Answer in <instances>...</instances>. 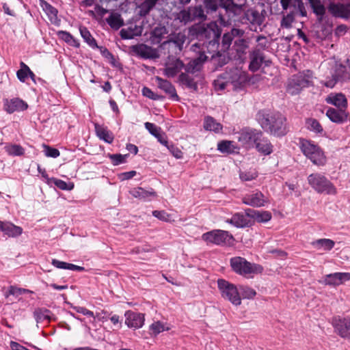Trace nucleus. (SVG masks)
Instances as JSON below:
<instances>
[{
    "label": "nucleus",
    "mask_w": 350,
    "mask_h": 350,
    "mask_svg": "<svg viewBox=\"0 0 350 350\" xmlns=\"http://www.w3.org/2000/svg\"><path fill=\"white\" fill-rule=\"evenodd\" d=\"M299 0H280V5L283 10H295Z\"/></svg>",
    "instance_id": "6e6d98bb"
},
{
    "label": "nucleus",
    "mask_w": 350,
    "mask_h": 350,
    "mask_svg": "<svg viewBox=\"0 0 350 350\" xmlns=\"http://www.w3.org/2000/svg\"><path fill=\"white\" fill-rule=\"evenodd\" d=\"M202 239L208 243L222 246H230L234 244V239L228 231L213 230L202 234Z\"/></svg>",
    "instance_id": "0eeeda50"
},
{
    "label": "nucleus",
    "mask_w": 350,
    "mask_h": 350,
    "mask_svg": "<svg viewBox=\"0 0 350 350\" xmlns=\"http://www.w3.org/2000/svg\"><path fill=\"white\" fill-rule=\"evenodd\" d=\"M291 12H295V15L299 14L300 16L305 17L307 16V12L306 10L304 4L301 0H299L298 3L296 5L295 10H291Z\"/></svg>",
    "instance_id": "0e129e2a"
},
{
    "label": "nucleus",
    "mask_w": 350,
    "mask_h": 350,
    "mask_svg": "<svg viewBox=\"0 0 350 350\" xmlns=\"http://www.w3.org/2000/svg\"><path fill=\"white\" fill-rule=\"evenodd\" d=\"M50 182L62 190H71L74 187L73 184L68 185L65 181L55 178H51Z\"/></svg>",
    "instance_id": "864d4df0"
},
{
    "label": "nucleus",
    "mask_w": 350,
    "mask_h": 350,
    "mask_svg": "<svg viewBox=\"0 0 350 350\" xmlns=\"http://www.w3.org/2000/svg\"><path fill=\"white\" fill-rule=\"evenodd\" d=\"M345 110V109H335L334 108H329L327 110L326 116L331 121L336 123H340L342 122L346 118Z\"/></svg>",
    "instance_id": "2f4dec72"
},
{
    "label": "nucleus",
    "mask_w": 350,
    "mask_h": 350,
    "mask_svg": "<svg viewBox=\"0 0 350 350\" xmlns=\"http://www.w3.org/2000/svg\"><path fill=\"white\" fill-rule=\"evenodd\" d=\"M43 10L48 15L51 23H55L57 21V10L56 8L45 2L43 6Z\"/></svg>",
    "instance_id": "09e8293b"
},
{
    "label": "nucleus",
    "mask_w": 350,
    "mask_h": 350,
    "mask_svg": "<svg viewBox=\"0 0 350 350\" xmlns=\"http://www.w3.org/2000/svg\"><path fill=\"white\" fill-rule=\"evenodd\" d=\"M258 176L256 171L252 172H241L239 177L243 181H250L255 179Z\"/></svg>",
    "instance_id": "bf43d9fd"
},
{
    "label": "nucleus",
    "mask_w": 350,
    "mask_h": 350,
    "mask_svg": "<svg viewBox=\"0 0 350 350\" xmlns=\"http://www.w3.org/2000/svg\"><path fill=\"white\" fill-rule=\"evenodd\" d=\"M242 201L244 204L251 206L261 207L265 206L267 198L260 191H256L245 194L243 197Z\"/></svg>",
    "instance_id": "2eb2a0df"
},
{
    "label": "nucleus",
    "mask_w": 350,
    "mask_h": 350,
    "mask_svg": "<svg viewBox=\"0 0 350 350\" xmlns=\"http://www.w3.org/2000/svg\"><path fill=\"white\" fill-rule=\"evenodd\" d=\"M310 8L316 14L317 21L320 23H329V18L325 15V8L320 0H308Z\"/></svg>",
    "instance_id": "a211bd4d"
},
{
    "label": "nucleus",
    "mask_w": 350,
    "mask_h": 350,
    "mask_svg": "<svg viewBox=\"0 0 350 350\" xmlns=\"http://www.w3.org/2000/svg\"><path fill=\"white\" fill-rule=\"evenodd\" d=\"M191 51L196 53L198 56L187 64L185 66V70L189 73H195L200 70L202 64L208 59V56L206 55V53L208 52L204 50V44L200 42L193 44L191 46Z\"/></svg>",
    "instance_id": "6e6552de"
},
{
    "label": "nucleus",
    "mask_w": 350,
    "mask_h": 350,
    "mask_svg": "<svg viewBox=\"0 0 350 350\" xmlns=\"http://www.w3.org/2000/svg\"><path fill=\"white\" fill-rule=\"evenodd\" d=\"M217 285L224 299L235 306H239L241 304V295L236 286L223 279L217 280Z\"/></svg>",
    "instance_id": "1a4fd4ad"
},
{
    "label": "nucleus",
    "mask_w": 350,
    "mask_h": 350,
    "mask_svg": "<svg viewBox=\"0 0 350 350\" xmlns=\"http://www.w3.org/2000/svg\"><path fill=\"white\" fill-rule=\"evenodd\" d=\"M325 101L340 109H345L347 107V98L342 93H331L327 96Z\"/></svg>",
    "instance_id": "5701e85b"
},
{
    "label": "nucleus",
    "mask_w": 350,
    "mask_h": 350,
    "mask_svg": "<svg viewBox=\"0 0 350 350\" xmlns=\"http://www.w3.org/2000/svg\"><path fill=\"white\" fill-rule=\"evenodd\" d=\"M256 45L252 51L263 53V51L267 49L269 46V42L267 37L264 36H258L256 38Z\"/></svg>",
    "instance_id": "a19ab883"
},
{
    "label": "nucleus",
    "mask_w": 350,
    "mask_h": 350,
    "mask_svg": "<svg viewBox=\"0 0 350 350\" xmlns=\"http://www.w3.org/2000/svg\"><path fill=\"white\" fill-rule=\"evenodd\" d=\"M329 11L336 17H350V3H330Z\"/></svg>",
    "instance_id": "aec40b11"
},
{
    "label": "nucleus",
    "mask_w": 350,
    "mask_h": 350,
    "mask_svg": "<svg viewBox=\"0 0 350 350\" xmlns=\"http://www.w3.org/2000/svg\"><path fill=\"white\" fill-rule=\"evenodd\" d=\"M34 317L37 323L43 322L45 320L49 321L51 320V312L50 310L44 308H38L33 312Z\"/></svg>",
    "instance_id": "37998d69"
},
{
    "label": "nucleus",
    "mask_w": 350,
    "mask_h": 350,
    "mask_svg": "<svg viewBox=\"0 0 350 350\" xmlns=\"http://www.w3.org/2000/svg\"><path fill=\"white\" fill-rule=\"evenodd\" d=\"M239 290L241 291L240 293L241 294L242 297L245 299H252L256 294L255 290L245 286H240Z\"/></svg>",
    "instance_id": "5fc2aeb1"
},
{
    "label": "nucleus",
    "mask_w": 350,
    "mask_h": 350,
    "mask_svg": "<svg viewBox=\"0 0 350 350\" xmlns=\"http://www.w3.org/2000/svg\"><path fill=\"white\" fill-rule=\"evenodd\" d=\"M51 264L58 269H68L72 271H82L85 270L83 267L75 265L74 264L68 263L66 262L60 261L57 259H53Z\"/></svg>",
    "instance_id": "4c0bfd02"
},
{
    "label": "nucleus",
    "mask_w": 350,
    "mask_h": 350,
    "mask_svg": "<svg viewBox=\"0 0 350 350\" xmlns=\"http://www.w3.org/2000/svg\"><path fill=\"white\" fill-rule=\"evenodd\" d=\"M5 150L6 152L11 156H21L24 154V148L17 144H9L5 146Z\"/></svg>",
    "instance_id": "de8ad7c7"
},
{
    "label": "nucleus",
    "mask_w": 350,
    "mask_h": 350,
    "mask_svg": "<svg viewBox=\"0 0 350 350\" xmlns=\"http://www.w3.org/2000/svg\"><path fill=\"white\" fill-rule=\"evenodd\" d=\"M234 44L237 46V51L242 53H245L249 47V41L244 38H239Z\"/></svg>",
    "instance_id": "4d7b16f0"
},
{
    "label": "nucleus",
    "mask_w": 350,
    "mask_h": 350,
    "mask_svg": "<svg viewBox=\"0 0 350 350\" xmlns=\"http://www.w3.org/2000/svg\"><path fill=\"white\" fill-rule=\"evenodd\" d=\"M108 25L113 29H118L124 25V20L121 15L117 12H113L106 18Z\"/></svg>",
    "instance_id": "e433bc0d"
},
{
    "label": "nucleus",
    "mask_w": 350,
    "mask_h": 350,
    "mask_svg": "<svg viewBox=\"0 0 350 350\" xmlns=\"http://www.w3.org/2000/svg\"><path fill=\"white\" fill-rule=\"evenodd\" d=\"M308 183L310 187L319 193L334 195L336 189L334 185L323 174L312 173L308 176Z\"/></svg>",
    "instance_id": "39448f33"
},
{
    "label": "nucleus",
    "mask_w": 350,
    "mask_h": 350,
    "mask_svg": "<svg viewBox=\"0 0 350 350\" xmlns=\"http://www.w3.org/2000/svg\"><path fill=\"white\" fill-rule=\"evenodd\" d=\"M232 41V36L230 33H225L223 36L221 41V47L223 50L228 49Z\"/></svg>",
    "instance_id": "338daca9"
},
{
    "label": "nucleus",
    "mask_w": 350,
    "mask_h": 350,
    "mask_svg": "<svg viewBox=\"0 0 350 350\" xmlns=\"http://www.w3.org/2000/svg\"><path fill=\"white\" fill-rule=\"evenodd\" d=\"M155 82L157 87L167 94L170 98L174 100H178L175 88L170 81L159 77H156Z\"/></svg>",
    "instance_id": "6ab92c4d"
},
{
    "label": "nucleus",
    "mask_w": 350,
    "mask_h": 350,
    "mask_svg": "<svg viewBox=\"0 0 350 350\" xmlns=\"http://www.w3.org/2000/svg\"><path fill=\"white\" fill-rule=\"evenodd\" d=\"M125 323L128 327L138 329L143 326L144 323V314L133 311H127L125 313Z\"/></svg>",
    "instance_id": "f3484780"
},
{
    "label": "nucleus",
    "mask_w": 350,
    "mask_h": 350,
    "mask_svg": "<svg viewBox=\"0 0 350 350\" xmlns=\"http://www.w3.org/2000/svg\"><path fill=\"white\" fill-rule=\"evenodd\" d=\"M0 230L3 232L5 235L10 237H18L23 232L22 228L15 226L9 221H0Z\"/></svg>",
    "instance_id": "393cba45"
},
{
    "label": "nucleus",
    "mask_w": 350,
    "mask_h": 350,
    "mask_svg": "<svg viewBox=\"0 0 350 350\" xmlns=\"http://www.w3.org/2000/svg\"><path fill=\"white\" fill-rule=\"evenodd\" d=\"M243 6L241 5L234 4L232 1H226L225 0L223 1H220L219 3V9L223 10L226 14H227V17L224 16L221 12H219V19L221 23H224L228 22V21L232 19L234 16L241 14Z\"/></svg>",
    "instance_id": "f8f14e48"
},
{
    "label": "nucleus",
    "mask_w": 350,
    "mask_h": 350,
    "mask_svg": "<svg viewBox=\"0 0 350 350\" xmlns=\"http://www.w3.org/2000/svg\"><path fill=\"white\" fill-rule=\"evenodd\" d=\"M226 222L233 225L237 228H244L249 225V221L246 216L241 213H236L230 219L226 220Z\"/></svg>",
    "instance_id": "72a5a7b5"
},
{
    "label": "nucleus",
    "mask_w": 350,
    "mask_h": 350,
    "mask_svg": "<svg viewBox=\"0 0 350 350\" xmlns=\"http://www.w3.org/2000/svg\"><path fill=\"white\" fill-rule=\"evenodd\" d=\"M143 31V27L137 25H131L127 28L122 29L120 35L122 39H132L135 36H139Z\"/></svg>",
    "instance_id": "c85d7f7f"
},
{
    "label": "nucleus",
    "mask_w": 350,
    "mask_h": 350,
    "mask_svg": "<svg viewBox=\"0 0 350 350\" xmlns=\"http://www.w3.org/2000/svg\"><path fill=\"white\" fill-rule=\"evenodd\" d=\"M184 68V64L178 59L170 60L164 69V74L167 77H174Z\"/></svg>",
    "instance_id": "4be33fe9"
},
{
    "label": "nucleus",
    "mask_w": 350,
    "mask_h": 350,
    "mask_svg": "<svg viewBox=\"0 0 350 350\" xmlns=\"http://www.w3.org/2000/svg\"><path fill=\"white\" fill-rule=\"evenodd\" d=\"M95 131L96 136L101 140H103L106 143L111 144L113 141V133L105 126L94 124Z\"/></svg>",
    "instance_id": "c756f323"
},
{
    "label": "nucleus",
    "mask_w": 350,
    "mask_h": 350,
    "mask_svg": "<svg viewBox=\"0 0 350 350\" xmlns=\"http://www.w3.org/2000/svg\"><path fill=\"white\" fill-rule=\"evenodd\" d=\"M295 12L291 11L284 15L280 22V27L282 28L291 29L295 21Z\"/></svg>",
    "instance_id": "49530a36"
},
{
    "label": "nucleus",
    "mask_w": 350,
    "mask_h": 350,
    "mask_svg": "<svg viewBox=\"0 0 350 350\" xmlns=\"http://www.w3.org/2000/svg\"><path fill=\"white\" fill-rule=\"evenodd\" d=\"M250 59L249 68L253 72L258 70L263 62L267 65V62L265 60L264 53H259L252 51L250 53Z\"/></svg>",
    "instance_id": "cd10ccee"
},
{
    "label": "nucleus",
    "mask_w": 350,
    "mask_h": 350,
    "mask_svg": "<svg viewBox=\"0 0 350 350\" xmlns=\"http://www.w3.org/2000/svg\"><path fill=\"white\" fill-rule=\"evenodd\" d=\"M222 125L211 116H206L204 120V128L206 131L219 133L222 130Z\"/></svg>",
    "instance_id": "c9c22d12"
},
{
    "label": "nucleus",
    "mask_w": 350,
    "mask_h": 350,
    "mask_svg": "<svg viewBox=\"0 0 350 350\" xmlns=\"http://www.w3.org/2000/svg\"><path fill=\"white\" fill-rule=\"evenodd\" d=\"M230 265L234 271L244 276L260 273L263 270L261 265L251 263L240 256L232 258L230 259Z\"/></svg>",
    "instance_id": "423d86ee"
},
{
    "label": "nucleus",
    "mask_w": 350,
    "mask_h": 350,
    "mask_svg": "<svg viewBox=\"0 0 350 350\" xmlns=\"http://www.w3.org/2000/svg\"><path fill=\"white\" fill-rule=\"evenodd\" d=\"M20 65L21 69L17 71L16 75L21 82H25L29 75L30 68L23 62H21Z\"/></svg>",
    "instance_id": "8fccbe9b"
},
{
    "label": "nucleus",
    "mask_w": 350,
    "mask_h": 350,
    "mask_svg": "<svg viewBox=\"0 0 350 350\" xmlns=\"http://www.w3.org/2000/svg\"><path fill=\"white\" fill-rule=\"evenodd\" d=\"M127 157V154L122 155L120 154H110L109 157L112 161V163L114 165H118L121 163H123L126 161V157Z\"/></svg>",
    "instance_id": "e2e57ef3"
},
{
    "label": "nucleus",
    "mask_w": 350,
    "mask_h": 350,
    "mask_svg": "<svg viewBox=\"0 0 350 350\" xmlns=\"http://www.w3.org/2000/svg\"><path fill=\"white\" fill-rule=\"evenodd\" d=\"M245 214L257 222H267L271 218V214L266 211H260L248 208L245 211Z\"/></svg>",
    "instance_id": "bb28decb"
},
{
    "label": "nucleus",
    "mask_w": 350,
    "mask_h": 350,
    "mask_svg": "<svg viewBox=\"0 0 350 350\" xmlns=\"http://www.w3.org/2000/svg\"><path fill=\"white\" fill-rule=\"evenodd\" d=\"M225 75L232 89L234 90L240 88L248 81L247 73L239 68L230 69L226 72Z\"/></svg>",
    "instance_id": "ddd939ff"
},
{
    "label": "nucleus",
    "mask_w": 350,
    "mask_h": 350,
    "mask_svg": "<svg viewBox=\"0 0 350 350\" xmlns=\"http://www.w3.org/2000/svg\"><path fill=\"white\" fill-rule=\"evenodd\" d=\"M262 128L275 136H283L288 132L286 118L280 113L262 114L258 118Z\"/></svg>",
    "instance_id": "f03ea898"
},
{
    "label": "nucleus",
    "mask_w": 350,
    "mask_h": 350,
    "mask_svg": "<svg viewBox=\"0 0 350 350\" xmlns=\"http://www.w3.org/2000/svg\"><path fill=\"white\" fill-rule=\"evenodd\" d=\"M311 83V73L308 70L307 73L295 75L289 80L287 85V92L291 95H296L303 88L308 87Z\"/></svg>",
    "instance_id": "9d476101"
},
{
    "label": "nucleus",
    "mask_w": 350,
    "mask_h": 350,
    "mask_svg": "<svg viewBox=\"0 0 350 350\" xmlns=\"http://www.w3.org/2000/svg\"><path fill=\"white\" fill-rule=\"evenodd\" d=\"M311 245L317 250L329 251L334 247L335 243L329 239H319L312 241Z\"/></svg>",
    "instance_id": "473e14b6"
},
{
    "label": "nucleus",
    "mask_w": 350,
    "mask_h": 350,
    "mask_svg": "<svg viewBox=\"0 0 350 350\" xmlns=\"http://www.w3.org/2000/svg\"><path fill=\"white\" fill-rule=\"evenodd\" d=\"M215 89L217 91L224 90L230 85L228 79L226 77L225 73L221 75L213 82Z\"/></svg>",
    "instance_id": "a18cd8bd"
},
{
    "label": "nucleus",
    "mask_w": 350,
    "mask_h": 350,
    "mask_svg": "<svg viewBox=\"0 0 350 350\" xmlns=\"http://www.w3.org/2000/svg\"><path fill=\"white\" fill-rule=\"evenodd\" d=\"M198 36L200 38L206 39V41L203 42L200 40L198 42L204 44V50L211 54V57H213L218 48L217 40L219 36V29L216 23L211 22L206 25L201 27Z\"/></svg>",
    "instance_id": "7ed1b4c3"
},
{
    "label": "nucleus",
    "mask_w": 350,
    "mask_h": 350,
    "mask_svg": "<svg viewBox=\"0 0 350 350\" xmlns=\"http://www.w3.org/2000/svg\"><path fill=\"white\" fill-rule=\"evenodd\" d=\"M79 31L84 41L92 48H98L96 40L92 37L90 32L85 27H81Z\"/></svg>",
    "instance_id": "79ce46f5"
},
{
    "label": "nucleus",
    "mask_w": 350,
    "mask_h": 350,
    "mask_svg": "<svg viewBox=\"0 0 350 350\" xmlns=\"http://www.w3.org/2000/svg\"><path fill=\"white\" fill-rule=\"evenodd\" d=\"M261 136L262 132L250 128H245L239 132L235 137L243 146L250 148L254 147L256 142L259 140Z\"/></svg>",
    "instance_id": "9b49d317"
},
{
    "label": "nucleus",
    "mask_w": 350,
    "mask_h": 350,
    "mask_svg": "<svg viewBox=\"0 0 350 350\" xmlns=\"http://www.w3.org/2000/svg\"><path fill=\"white\" fill-rule=\"evenodd\" d=\"M245 20L252 25L260 26L262 23V18L258 13L255 10H247L245 13Z\"/></svg>",
    "instance_id": "58836bf2"
},
{
    "label": "nucleus",
    "mask_w": 350,
    "mask_h": 350,
    "mask_svg": "<svg viewBox=\"0 0 350 350\" xmlns=\"http://www.w3.org/2000/svg\"><path fill=\"white\" fill-rule=\"evenodd\" d=\"M59 38L72 46L79 47V42L70 33L65 31H59L57 33Z\"/></svg>",
    "instance_id": "c03bdc74"
},
{
    "label": "nucleus",
    "mask_w": 350,
    "mask_h": 350,
    "mask_svg": "<svg viewBox=\"0 0 350 350\" xmlns=\"http://www.w3.org/2000/svg\"><path fill=\"white\" fill-rule=\"evenodd\" d=\"M335 331L342 338L350 336V319L335 317L333 319Z\"/></svg>",
    "instance_id": "dca6fc26"
},
{
    "label": "nucleus",
    "mask_w": 350,
    "mask_h": 350,
    "mask_svg": "<svg viewBox=\"0 0 350 350\" xmlns=\"http://www.w3.org/2000/svg\"><path fill=\"white\" fill-rule=\"evenodd\" d=\"M167 149L176 158L180 159L183 157L182 151L173 144H169V146H167Z\"/></svg>",
    "instance_id": "774afa93"
},
{
    "label": "nucleus",
    "mask_w": 350,
    "mask_h": 350,
    "mask_svg": "<svg viewBox=\"0 0 350 350\" xmlns=\"http://www.w3.org/2000/svg\"><path fill=\"white\" fill-rule=\"evenodd\" d=\"M255 147L260 153L268 155L273 152V146L269 141L263 137L262 135L260 137V139L256 142Z\"/></svg>",
    "instance_id": "7c9ffc66"
},
{
    "label": "nucleus",
    "mask_w": 350,
    "mask_h": 350,
    "mask_svg": "<svg viewBox=\"0 0 350 350\" xmlns=\"http://www.w3.org/2000/svg\"><path fill=\"white\" fill-rule=\"evenodd\" d=\"M159 0H144L139 6V15L146 16L153 10Z\"/></svg>",
    "instance_id": "f704fd0d"
},
{
    "label": "nucleus",
    "mask_w": 350,
    "mask_h": 350,
    "mask_svg": "<svg viewBox=\"0 0 350 350\" xmlns=\"http://www.w3.org/2000/svg\"><path fill=\"white\" fill-rule=\"evenodd\" d=\"M132 49L134 53L142 58L150 59L156 57L155 50L146 44H137L133 46Z\"/></svg>",
    "instance_id": "a878e982"
},
{
    "label": "nucleus",
    "mask_w": 350,
    "mask_h": 350,
    "mask_svg": "<svg viewBox=\"0 0 350 350\" xmlns=\"http://www.w3.org/2000/svg\"><path fill=\"white\" fill-rule=\"evenodd\" d=\"M300 148L303 154L309 159L313 164L323 166L326 163V157L323 150L317 144L307 139H300Z\"/></svg>",
    "instance_id": "20e7f679"
},
{
    "label": "nucleus",
    "mask_w": 350,
    "mask_h": 350,
    "mask_svg": "<svg viewBox=\"0 0 350 350\" xmlns=\"http://www.w3.org/2000/svg\"><path fill=\"white\" fill-rule=\"evenodd\" d=\"M130 194L139 200L143 201H149L155 198L157 194L152 189L146 190L142 187H137L129 191Z\"/></svg>",
    "instance_id": "b1692460"
},
{
    "label": "nucleus",
    "mask_w": 350,
    "mask_h": 350,
    "mask_svg": "<svg viewBox=\"0 0 350 350\" xmlns=\"http://www.w3.org/2000/svg\"><path fill=\"white\" fill-rule=\"evenodd\" d=\"M152 215L163 221H171V216L165 211H154Z\"/></svg>",
    "instance_id": "052dcab7"
},
{
    "label": "nucleus",
    "mask_w": 350,
    "mask_h": 350,
    "mask_svg": "<svg viewBox=\"0 0 350 350\" xmlns=\"http://www.w3.org/2000/svg\"><path fill=\"white\" fill-rule=\"evenodd\" d=\"M44 152L46 157L57 158L59 156V151L54 148H51L47 145L43 144Z\"/></svg>",
    "instance_id": "13d9d810"
},
{
    "label": "nucleus",
    "mask_w": 350,
    "mask_h": 350,
    "mask_svg": "<svg viewBox=\"0 0 350 350\" xmlns=\"http://www.w3.org/2000/svg\"><path fill=\"white\" fill-rule=\"evenodd\" d=\"M27 108V103L18 98L4 100V109L9 113L23 111Z\"/></svg>",
    "instance_id": "412c9836"
},
{
    "label": "nucleus",
    "mask_w": 350,
    "mask_h": 350,
    "mask_svg": "<svg viewBox=\"0 0 350 350\" xmlns=\"http://www.w3.org/2000/svg\"><path fill=\"white\" fill-rule=\"evenodd\" d=\"M308 128L315 133H320L323 131V128L320 123L315 119H308L306 122Z\"/></svg>",
    "instance_id": "603ef678"
},
{
    "label": "nucleus",
    "mask_w": 350,
    "mask_h": 350,
    "mask_svg": "<svg viewBox=\"0 0 350 350\" xmlns=\"http://www.w3.org/2000/svg\"><path fill=\"white\" fill-rule=\"evenodd\" d=\"M349 280V273H334L326 275L319 282L324 285L338 286Z\"/></svg>",
    "instance_id": "4468645a"
},
{
    "label": "nucleus",
    "mask_w": 350,
    "mask_h": 350,
    "mask_svg": "<svg viewBox=\"0 0 350 350\" xmlns=\"http://www.w3.org/2000/svg\"><path fill=\"white\" fill-rule=\"evenodd\" d=\"M236 149L237 147L232 141L224 140L217 144V150L221 153L230 154L234 152Z\"/></svg>",
    "instance_id": "ea45409f"
},
{
    "label": "nucleus",
    "mask_w": 350,
    "mask_h": 350,
    "mask_svg": "<svg viewBox=\"0 0 350 350\" xmlns=\"http://www.w3.org/2000/svg\"><path fill=\"white\" fill-rule=\"evenodd\" d=\"M220 1L221 0H204V8L201 5L188 7L174 14V20L183 25L194 21H204L206 19L207 14L215 13L219 10Z\"/></svg>",
    "instance_id": "f257e3e1"
},
{
    "label": "nucleus",
    "mask_w": 350,
    "mask_h": 350,
    "mask_svg": "<svg viewBox=\"0 0 350 350\" xmlns=\"http://www.w3.org/2000/svg\"><path fill=\"white\" fill-rule=\"evenodd\" d=\"M165 329L167 330L168 328L165 327V325L160 321H156L150 326L151 334L154 335H157Z\"/></svg>",
    "instance_id": "3c124183"
},
{
    "label": "nucleus",
    "mask_w": 350,
    "mask_h": 350,
    "mask_svg": "<svg viewBox=\"0 0 350 350\" xmlns=\"http://www.w3.org/2000/svg\"><path fill=\"white\" fill-rule=\"evenodd\" d=\"M145 128L149 131V133L154 137H158L159 134L161 133V128L158 127L153 123L146 122Z\"/></svg>",
    "instance_id": "680f3d73"
},
{
    "label": "nucleus",
    "mask_w": 350,
    "mask_h": 350,
    "mask_svg": "<svg viewBox=\"0 0 350 350\" xmlns=\"http://www.w3.org/2000/svg\"><path fill=\"white\" fill-rule=\"evenodd\" d=\"M142 94L143 96L150 98L154 100H159L160 98V96L157 94L153 92L150 88L147 87L143 88L142 90Z\"/></svg>",
    "instance_id": "69168bd1"
}]
</instances>
